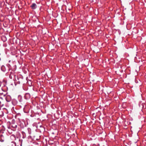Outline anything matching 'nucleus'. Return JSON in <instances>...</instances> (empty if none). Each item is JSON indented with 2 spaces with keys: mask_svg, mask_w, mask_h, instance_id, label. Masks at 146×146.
<instances>
[{
  "mask_svg": "<svg viewBox=\"0 0 146 146\" xmlns=\"http://www.w3.org/2000/svg\"><path fill=\"white\" fill-rule=\"evenodd\" d=\"M17 127V125L15 124H13L11 126V128L12 129H15Z\"/></svg>",
  "mask_w": 146,
  "mask_h": 146,
  "instance_id": "obj_4",
  "label": "nucleus"
},
{
  "mask_svg": "<svg viewBox=\"0 0 146 146\" xmlns=\"http://www.w3.org/2000/svg\"><path fill=\"white\" fill-rule=\"evenodd\" d=\"M25 99L27 100H28L29 99L30 97V95L29 93H26L25 96Z\"/></svg>",
  "mask_w": 146,
  "mask_h": 146,
  "instance_id": "obj_2",
  "label": "nucleus"
},
{
  "mask_svg": "<svg viewBox=\"0 0 146 146\" xmlns=\"http://www.w3.org/2000/svg\"><path fill=\"white\" fill-rule=\"evenodd\" d=\"M29 108L27 106H26L24 108L23 110L25 112L27 113L29 112Z\"/></svg>",
  "mask_w": 146,
  "mask_h": 146,
  "instance_id": "obj_1",
  "label": "nucleus"
},
{
  "mask_svg": "<svg viewBox=\"0 0 146 146\" xmlns=\"http://www.w3.org/2000/svg\"><path fill=\"white\" fill-rule=\"evenodd\" d=\"M31 7L32 9H34L36 8V5L35 3H33L31 6Z\"/></svg>",
  "mask_w": 146,
  "mask_h": 146,
  "instance_id": "obj_3",
  "label": "nucleus"
},
{
  "mask_svg": "<svg viewBox=\"0 0 146 146\" xmlns=\"http://www.w3.org/2000/svg\"><path fill=\"white\" fill-rule=\"evenodd\" d=\"M13 143L14 144V146H15V143Z\"/></svg>",
  "mask_w": 146,
  "mask_h": 146,
  "instance_id": "obj_5",
  "label": "nucleus"
}]
</instances>
